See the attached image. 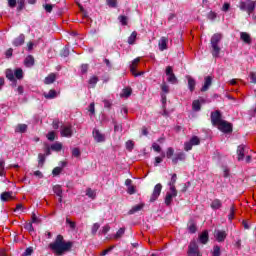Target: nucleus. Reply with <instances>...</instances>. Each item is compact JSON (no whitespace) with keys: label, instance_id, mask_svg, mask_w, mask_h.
I'll return each mask as SVG.
<instances>
[{"label":"nucleus","instance_id":"obj_10","mask_svg":"<svg viewBox=\"0 0 256 256\" xmlns=\"http://www.w3.org/2000/svg\"><path fill=\"white\" fill-rule=\"evenodd\" d=\"M214 237L218 243H223L227 239V232L225 230H215Z\"/></svg>","mask_w":256,"mask_h":256},{"label":"nucleus","instance_id":"obj_55","mask_svg":"<svg viewBox=\"0 0 256 256\" xmlns=\"http://www.w3.org/2000/svg\"><path fill=\"white\" fill-rule=\"evenodd\" d=\"M66 223L67 225H69L70 229H75L77 227V224L73 221H71V219L66 218Z\"/></svg>","mask_w":256,"mask_h":256},{"label":"nucleus","instance_id":"obj_50","mask_svg":"<svg viewBox=\"0 0 256 256\" xmlns=\"http://www.w3.org/2000/svg\"><path fill=\"white\" fill-rule=\"evenodd\" d=\"M72 157H76V159H78V157H81V150L79 148H73Z\"/></svg>","mask_w":256,"mask_h":256},{"label":"nucleus","instance_id":"obj_9","mask_svg":"<svg viewBox=\"0 0 256 256\" xmlns=\"http://www.w3.org/2000/svg\"><path fill=\"white\" fill-rule=\"evenodd\" d=\"M219 131H222V133H233V124L223 121L219 126H218Z\"/></svg>","mask_w":256,"mask_h":256},{"label":"nucleus","instance_id":"obj_40","mask_svg":"<svg viewBox=\"0 0 256 256\" xmlns=\"http://www.w3.org/2000/svg\"><path fill=\"white\" fill-rule=\"evenodd\" d=\"M189 233H197V225L193 222H190L188 225Z\"/></svg>","mask_w":256,"mask_h":256},{"label":"nucleus","instance_id":"obj_20","mask_svg":"<svg viewBox=\"0 0 256 256\" xmlns=\"http://www.w3.org/2000/svg\"><path fill=\"white\" fill-rule=\"evenodd\" d=\"M210 207L211 209H213V211H217L221 209V207H223V202H221L220 199L216 198L211 202Z\"/></svg>","mask_w":256,"mask_h":256},{"label":"nucleus","instance_id":"obj_36","mask_svg":"<svg viewBox=\"0 0 256 256\" xmlns=\"http://www.w3.org/2000/svg\"><path fill=\"white\" fill-rule=\"evenodd\" d=\"M175 183H177V174H173L171 177V181L169 182L170 189L177 190L175 188Z\"/></svg>","mask_w":256,"mask_h":256},{"label":"nucleus","instance_id":"obj_25","mask_svg":"<svg viewBox=\"0 0 256 256\" xmlns=\"http://www.w3.org/2000/svg\"><path fill=\"white\" fill-rule=\"evenodd\" d=\"M196 85L197 82L192 77H188V89L191 91V93L195 91Z\"/></svg>","mask_w":256,"mask_h":256},{"label":"nucleus","instance_id":"obj_49","mask_svg":"<svg viewBox=\"0 0 256 256\" xmlns=\"http://www.w3.org/2000/svg\"><path fill=\"white\" fill-rule=\"evenodd\" d=\"M24 229H26V231H29V233L35 231V228H33V222H28L24 225Z\"/></svg>","mask_w":256,"mask_h":256},{"label":"nucleus","instance_id":"obj_5","mask_svg":"<svg viewBox=\"0 0 256 256\" xmlns=\"http://www.w3.org/2000/svg\"><path fill=\"white\" fill-rule=\"evenodd\" d=\"M211 123L214 127H219L223 123V115L221 114V111L216 110L211 112L210 115Z\"/></svg>","mask_w":256,"mask_h":256},{"label":"nucleus","instance_id":"obj_35","mask_svg":"<svg viewBox=\"0 0 256 256\" xmlns=\"http://www.w3.org/2000/svg\"><path fill=\"white\" fill-rule=\"evenodd\" d=\"M53 191L58 197H63V189H61L60 185L54 186Z\"/></svg>","mask_w":256,"mask_h":256},{"label":"nucleus","instance_id":"obj_41","mask_svg":"<svg viewBox=\"0 0 256 256\" xmlns=\"http://www.w3.org/2000/svg\"><path fill=\"white\" fill-rule=\"evenodd\" d=\"M118 21L121 23V25L125 26L128 24L129 18H127V16H125V15H120L118 17Z\"/></svg>","mask_w":256,"mask_h":256},{"label":"nucleus","instance_id":"obj_37","mask_svg":"<svg viewBox=\"0 0 256 256\" xmlns=\"http://www.w3.org/2000/svg\"><path fill=\"white\" fill-rule=\"evenodd\" d=\"M193 111H199L201 109V102L199 100H194L192 102Z\"/></svg>","mask_w":256,"mask_h":256},{"label":"nucleus","instance_id":"obj_47","mask_svg":"<svg viewBox=\"0 0 256 256\" xmlns=\"http://www.w3.org/2000/svg\"><path fill=\"white\" fill-rule=\"evenodd\" d=\"M31 219V223H34L36 225H39V223H41V219L37 217V215L34 212L32 213Z\"/></svg>","mask_w":256,"mask_h":256},{"label":"nucleus","instance_id":"obj_13","mask_svg":"<svg viewBox=\"0 0 256 256\" xmlns=\"http://www.w3.org/2000/svg\"><path fill=\"white\" fill-rule=\"evenodd\" d=\"M5 75L7 80L11 81V87H17V79H15V74H13V70L7 69Z\"/></svg>","mask_w":256,"mask_h":256},{"label":"nucleus","instance_id":"obj_8","mask_svg":"<svg viewBox=\"0 0 256 256\" xmlns=\"http://www.w3.org/2000/svg\"><path fill=\"white\" fill-rule=\"evenodd\" d=\"M140 62H141V58H135L132 61V64L130 65V71H131L132 75H134V77H139V76L143 75V73H144V72L137 73V65H139Z\"/></svg>","mask_w":256,"mask_h":256},{"label":"nucleus","instance_id":"obj_3","mask_svg":"<svg viewBox=\"0 0 256 256\" xmlns=\"http://www.w3.org/2000/svg\"><path fill=\"white\" fill-rule=\"evenodd\" d=\"M238 7L240 11H245L246 13H248V15H251V13L255 11L256 1H253V0L240 1Z\"/></svg>","mask_w":256,"mask_h":256},{"label":"nucleus","instance_id":"obj_59","mask_svg":"<svg viewBox=\"0 0 256 256\" xmlns=\"http://www.w3.org/2000/svg\"><path fill=\"white\" fill-rule=\"evenodd\" d=\"M174 153H175V150L170 147V148H168V150H167V152H166V157H167L168 159H171V157L174 155Z\"/></svg>","mask_w":256,"mask_h":256},{"label":"nucleus","instance_id":"obj_14","mask_svg":"<svg viewBox=\"0 0 256 256\" xmlns=\"http://www.w3.org/2000/svg\"><path fill=\"white\" fill-rule=\"evenodd\" d=\"M213 85V77L206 76L204 78V85L201 88L202 93H205L206 91H209V87Z\"/></svg>","mask_w":256,"mask_h":256},{"label":"nucleus","instance_id":"obj_38","mask_svg":"<svg viewBox=\"0 0 256 256\" xmlns=\"http://www.w3.org/2000/svg\"><path fill=\"white\" fill-rule=\"evenodd\" d=\"M86 195L87 197H89L90 199H95V197H97V194L95 193V191L91 188H88L86 190Z\"/></svg>","mask_w":256,"mask_h":256},{"label":"nucleus","instance_id":"obj_54","mask_svg":"<svg viewBox=\"0 0 256 256\" xmlns=\"http://www.w3.org/2000/svg\"><path fill=\"white\" fill-rule=\"evenodd\" d=\"M46 13H51V11H53V7H55V5H52V4H44L43 5Z\"/></svg>","mask_w":256,"mask_h":256},{"label":"nucleus","instance_id":"obj_11","mask_svg":"<svg viewBox=\"0 0 256 256\" xmlns=\"http://www.w3.org/2000/svg\"><path fill=\"white\" fill-rule=\"evenodd\" d=\"M159 195H161V183L154 187L153 193L150 196V203H155V200L159 199Z\"/></svg>","mask_w":256,"mask_h":256},{"label":"nucleus","instance_id":"obj_12","mask_svg":"<svg viewBox=\"0 0 256 256\" xmlns=\"http://www.w3.org/2000/svg\"><path fill=\"white\" fill-rule=\"evenodd\" d=\"M173 197H177V190L171 189L167 192L164 203L165 205L169 206L171 205V202L173 201Z\"/></svg>","mask_w":256,"mask_h":256},{"label":"nucleus","instance_id":"obj_64","mask_svg":"<svg viewBox=\"0 0 256 256\" xmlns=\"http://www.w3.org/2000/svg\"><path fill=\"white\" fill-rule=\"evenodd\" d=\"M33 255V248L29 247L25 250V252L23 253V256H30Z\"/></svg>","mask_w":256,"mask_h":256},{"label":"nucleus","instance_id":"obj_43","mask_svg":"<svg viewBox=\"0 0 256 256\" xmlns=\"http://www.w3.org/2000/svg\"><path fill=\"white\" fill-rule=\"evenodd\" d=\"M234 217H235V205H232L230 207V212L228 214L229 221H233Z\"/></svg>","mask_w":256,"mask_h":256},{"label":"nucleus","instance_id":"obj_15","mask_svg":"<svg viewBox=\"0 0 256 256\" xmlns=\"http://www.w3.org/2000/svg\"><path fill=\"white\" fill-rule=\"evenodd\" d=\"M173 40H169V37H165L163 36L161 38V51H167V49H169V47L172 45Z\"/></svg>","mask_w":256,"mask_h":256},{"label":"nucleus","instance_id":"obj_33","mask_svg":"<svg viewBox=\"0 0 256 256\" xmlns=\"http://www.w3.org/2000/svg\"><path fill=\"white\" fill-rule=\"evenodd\" d=\"M101 227L100 223H94L91 227V234L93 235V237H95L97 235V231H99V228Z\"/></svg>","mask_w":256,"mask_h":256},{"label":"nucleus","instance_id":"obj_32","mask_svg":"<svg viewBox=\"0 0 256 256\" xmlns=\"http://www.w3.org/2000/svg\"><path fill=\"white\" fill-rule=\"evenodd\" d=\"M45 99H55L57 97V91L55 90H50L48 93H44Z\"/></svg>","mask_w":256,"mask_h":256},{"label":"nucleus","instance_id":"obj_29","mask_svg":"<svg viewBox=\"0 0 256 256\" xmlns=\"http://www.w3.org/2000/svg\"><path fill=\"white\" fill-rule=\"evenodd\" d=\"M143 209V204H138L132 207L131 210H129L128 215H134V213H137Z\"/></svg>","mask_w":256,"mask_h":256},{"label":"nucleus","instance_id":"obj_4","mask_svg":"<svg viewBox=\"0 0 256 256\" xmlns=\"http://www.w3.org/2000/svg\"><path fill=\"white\" fill-rule=\"evenodd\" d=\"M165 75L167 77L166 81L167 83H170V85H177L179 83L177 76H175V73L173 72V66L166 67Z\"/></svg>","mask_w":256,"mask_h":256},{"label":"nucleus","instance_id":"obj_26","mask_svg":"<svg viewBox=\"0 0 256 256\" xmlns=\"http://www.w3.org/2000/svg\"><path fill=\"white\" fill-rule=\"evenodd\" d=\"M13 199V192H4L1 194L2 201H11Z\"/></svg>","mask_w":256,"mask_h":256},{"label":"nucleus","instance_id":"obj_6","mask_svg":"<svg viewBox=\"0 0 256 256\" xmlns=\"http://www.w3.org/2000/svg\"><path fill=\"white\" fill-rule=\"evenodd\" d=\"M188 256H202L201 251H199V245L197 244L196 240H191L190 244L188 245Z\"/></svg>","mask_w":256,"mask_h":256},{"label":"nucleus","instance_id":"obj_53","mask_svg":"<svg viewBox=\"0 0 256 256\" xmlns=\"http://www.w3.org/2000/svg\"><path fill=\"white\" fill-rule=\"evenodd\" d=\"M190 142L192 143V145H199L201 143V140L199 139V137L197 136H193L190 139Z\"/></svg>","mask_w":256,"mask_h":256},{"label":"nucleus","instance_id":"obj_7","mask_svg":"<svg viewBox=\"0 0 256 256\" xmlns=\"http://www.w3.org/2000/svg\"><path fill=\"white\" fill-rule=\"evenodd\" d=\"M92 135H93V138L96 141V143H105V141L107 139L105 134L102 133L101 131H99V129H97V128L93 129Z\"/></svg>","mask_w":256,"mask_h":256},{"label":"nucleus","instance_id":"obj_21","mask_svg":"<svg viewBox=\"0 0 256 256\" xmlns=\"http://www.w3.org/2000/svg\"><path fill=\"white\" fill-rule=\"evenodd\" d=\"M238 161L245 159V145H240L237 148Z\"/></svg>","mask_w":256,"mask_h":256},{"label":"nucleus","instance_id":"obj_27","mask_svg":"<svg viewBox=\"0 0 256 256\" xmlns=\"http://www.w3.org/2000/svg\"><path fill=\"white\" fill-rule=\"evenodd\" d=\"M27 125L26 124H18L15 128V133H26Z\"/></svg>","mask_w":256,"mask_h":256},{"label":"nucleus","instance_id":"obj_51","mask_svg":"<svg viewBox=\"0 0 256 256\" xmlns=\"http://www.w3.org/2000/svg\"><path fill=\"white\" fill-rule=\"evenodd\" d=\"M131 93H132L131 88H125L122 91L121 97H130Z\"/></svg>","mask_w":256,"mask_h":256},{"label":"nucleus","instance_id":"obj_39","mask_svg":"<svg viewBox=\"0 0 256 256\" xmlns=\"http://www.w3.org/2000/svg\"><path fill=\"white\" fill-rule=\"evenodd\" d=\"M125 235V228H120L114 235V239H121Z\"/></svg>","mask_w":256,"mask_h":256},{"label":"nucleus","instance_id":"obj_61","mask_svg":"<svg viewBox=\"0 0 256 256\" xmlns=\"http://www.w3.org/2000/svg\"><path fill=\"white\" fill-rule=\"evenodd\" d=\"M61 171H63V168H61V167H55V168L53 169V171H52V174H53L54 176H57V175H59V174L61 173Z\"/></svg>","mask_w":256,"mask_h":256},{"label":"nucleus","instance_id":"obj_31","mask_svg":"<svg viewBox=\"0 0 256 256\" xmlns=\"http://www.w3.org/2000/svg\"><path fill=\"white\" fill-rule=\"evenodd\" d=\"M137 39V32L133 31L131 35L128 37V44L129 45H135V41Z\"/></svg>","mask_w":256,"mask_h":256},{"label":"nucleus","instance_id":"obj_2","mask_svg":"<svg viewBox=\"0 0 256 256\" xmlns=\"http://www.w3.org/2000/svg\"><path fill=\"white\" fill-rule=\"evenodd\" d=\"M221 41H223V34L215 33L212 35L210 39L212 57H219V53H221V47H219V43H221Z\"/></svg>","mask_w":256,"mask_h":256},{"label":"nucleus","instance_id":"obj_16","mask_svg":"<svg viewBox=\"0 0 256 256\" xmlns=\"http://www.w3.org/2000/svg\"><path fill=\"white\" fill-rule=\"evenodd\" d=\"M198 241L201 243V245H207V243H209V232L207 230L203 231L199 235Z\"/></svg>","mask_w":256,"mask_h":256},{"label":"nucleus","instance_id":"obj_44","mask_svg":"<svg viewBox=\"0 0 256 256\" xmlns=\"http://www.w3.org/2000/svg\"><path fill=\"white\" fill-rule=\"evenodd\" d=\"M0 177H5V161L0 160Z\"/></svg>","mask_w":256,"mask_h":256},{"label":"nucleus","instance_id":"obj_48","mask_svg":"<svg viewBox=\"0 0 256 256\" xmlns=\"http://www.w3.org/2000/svg\"><path fill=\"white\" fill-rule=\"evenodd\" d=\"M52 151H61L63 149V145L61 143H55L51 145Z\"/></svg>","mask_w":256,"mask_h":256},{"label":"nucleus","instance_id":"obj_42","mask_svg":"<svg viewBox=\"0 0 256 256\" xmlns=\"http://www.w3.org/2000/svg\"><path fill=\"white\" fill-rule=\"evenodd\" d=\"M89 85H92V87H95V85H97V83H99V78L97 76H92L89 81H88Z\"/></svg>","mask_w":256,"mask_h":256},{"label":"nucleus","instance_id":"obj_56","mask_svg":"<svg viewBox=\"0 0 256 256\" xmlns=\"http://www.w3.org/2000/svg\"><path fill=\"white\" fill-rule=\"evenodd\" d=\"M87 71H89V64H82L81 65V73H82V75L87 74Z\"/></svg>","mask_w":256,"mask_h":256},{"label":"nucleus","instance_id":"obj_45","mask_svg":"<svg viewBox=\"0 0 256 256\" xmlns=\"http://www.w3.org/2000/svg\"><path fill=\"white\" fill-rule=\"evenodd\" d=\"M111 230V226H109V224H106L102 230L99 232V235H107V233H109V231Z\"/></svg>","mask_w":256,"mask_h":256},{"label":"nucleus","instance_id":"obj_28","mask_svg":"<svg viewBox=\"0 0 256 256\" xmlns=\"http://www.w3.org/2000/svg\"><path fill=\"white\" fill-rule=\"evenodd\" d=\"M45 154H38V167L40 169H43V166L45 165Z\"/></svg>","mask_w":256,"mask_h":256},{"label":"nucleus","instance_id":"obj_23","mask_svg":"<svg viewBox=\"0 0 256 256\" xmlns=\"http://www.w3.org/2000/svg\"><path fill=\"white\" fill-rule=\"evenodd\" d=\"M56 79L57 75L55 73H51L44 79V83L45 85H51V83H55Z\"/></svg>","mask_w":256,"mask_h":256},{"label":"nucleus","instance_id":"obj_24","mask_svg":"<svg viewBox=\"0 0 256 256\" xmlns=\"http://www.w3.org/2000/svg\"><path fill=\"white\" fill-rule=\"evenodd\" d=\"M25 67H33L35 65V58L31 55L27 56L24 60Z\"/></svg>","mask_w":256,"mask_h":256},{"label":"nucleus","instance_id":"obj_60","mask_svg":"<svg viewBox=\"0 0 256 256\" xmlns=\"http://www.w3.org/2000/svg\"><path fill=\"white\" fill-rule=\"evenodd\" d=\"M61 56L62 57H69V48L65 46L63 50L61 51Z\"/></svg>","mask_w":256,"mask_h":256},{"label":"nucleus","instance_id":"obj_58","mask_svg":"<svg viewBox=\"0 0 256 256\" xmlns=\"http://www.w3.org/2000/svg\"><path fill=\"white\" fill-rule=\"evenodd\" d=\"M25 9V0H18V11Z\"/></svg>","mask_w":256,"mask_h":256},{"label":"nucleus","instance_id":"obj_1","mask_svg":"<svg viewBox=\"0 0 256 256\" xmlns=\"http://www.w3.org/2000/svg\"><path fill=\"white\" fill-rule=\"evenodd\" d=\"M48 247L52 251V253L61 256L65 255V253H69V251L73 249V242L65 241L63 235L59 234L56 236L55 241L51 242Z\"/></svg>","mask_w":256,"mask_h":256},{"label":"nucleus","instance_id":"obj_34","mask_svg":"<svg viewBox=\"0 0 256 256\" xmlns=\"http://www.w3.org/2000/svg\"><path fill=\"white\" fill-rule=\"evenodd\" d=\"M14 77H16V79H23V69L21 68H17L14 72H13Z\"/></svg>","mask_w":256,"mask_h":256},{"label":"nucleus","instance_id":"obj_30","mask_svg":"<svg viewBox=\"0 0 256 256\" xmlns=\"http://www.w3.org/2000/svg\"><path fill=\"white\" fill-rule=\"evenodd\" d=\"M167 103V97L162 96V108H163V114L164 117H169V111H167V107H165V104Z\"/></svg>","mask_w":256,"mask_h":256},{"label":"nucleus","instance_id":"obj_22","mask_svg":"<svg viewBox=\"0 0 256 256\" xmlns=\"http://www.w3.org/2000/svg\"><path fill=\"white\" fill-rule=\"evenodd\" d=\"M23 43H25V35L24 34H20L17 38H15V40L13 41V45L15 47H21V45H23Z\"/></svg>","mask_w":256,"mask_h":256},{"label":"nucleus","instance_id":"obj_17","mask_svg":"<svg viewBox=\"0 0 256 256\" xmlns=\"http://www.w3.org/2000/svg\"><path fill=\"white\" fill-rule=\"evenodd\" d=\"M61 136L62 137H72L73 136V130L71 129V126H61Z\"/></svg>","mask_w":256,"mask_h":256},{"label":"nucleus","instance_id":"obj_19","mask_svg":"<svg viewBox=\"0 0 256 256\" xmlns=\"http://www.w3.org/2000/svg\"><path fill=\"white\" fill-rule=\"evenodd\" d=\"M240 39L246 45H251V43H252L251 35L247 32H241L240 33Z\"/></svg>","mask_w":256,"mask_h":256},{"label":"nucleus","instance_id":"obj_18","mask_svg":"<svg viewBox=\"0 0 256 256\" xmlns=\"http://www.w3.org/2000/svg\"><path fill=\"white\" fill-rule=\"evenodd\" d=\"M185 152H178L172 158L173 165H177L179 161H185Z\"/></svg>","mask_w":256,"mask_h":256},{"label":"nucleus","instance_id":"obj_57","mask_svg":"<svg viewBox=\"0 0 256 256\" xmlns=\"http://www.w3.org/2000/svg\"><path fill=\"white\" fill-rule=\"evenodd\" d=\"M161 91H162V93H166V94L169 93V86L167 85L166 82L162 83Z\"/></svg>","mask_w":256,"mask_h":256},{"label":"nucleus","instance_id":"obj_62","mask_svg":"<svg viewBox=\"0 0 256 256\" xmlns=\"http://www.w3.org/2000/svg\"><path fill=\"white\" fill-rule=\"evenodd\" d=\"M250 83H253V85H256V72H251L250 73Z\"/></svg>","mask_w":256,"mask_h":256},{"label":"nucleus","instance_id":"obj_63","mask_svg":"<svg viewBox=\"0 0 256 256\" xmlns=\"http://www.w3.org/2000/svg\"><path fill=\"white\" fill-rule=\"evenodd\" d=\"M184 149H185V151H191V149H193V145H192V143L189 141V142H186L185 144H184Z\"/></svg>","mask_w":256,"mask_h":256},{"label":"nucleus","instance_id":"obj_52","mask_svg":"<svg viewBox=\"0 0 256 256\" xmlns=\"http://www.w3.org/2000/svg\"><path fill=\"white\" fill-rule=\"evenodd\" d=\"M108 7L115 9L117 7V0H106Z\"/></svg>","mask_w":256,"mask_h":256},{"label":"nucleus","instance_id":"obj_46","mask_svg":"<svg viewBox=\"0 0 256 256\" xmlns=\"http://www.w3.org/2000/svg\"><path fill=\"white\" fill-rule=\"evenodd\" d=\"M212 256H221V247H219L217 245L214 246Z\"/></svg>","mask_w":256,"mask_h":256}]
</instances>
